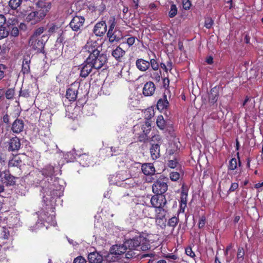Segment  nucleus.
I'll return each mask as SVG.
<instances>
[{
  "instance_id": "2",
  "label": "nucleus",
  "mask_w": 263,
  "mask_h": 263,
  "mask_svg": "<svg viewBox=\"0 0 263 263\" xmlns=\"http://www.w3.org/2000/svg\"><path fill=\"white\" fill-rule=\"evenodd\" d=\"M87 62L93 66L94 69H99L102 68L107 61L106 55L104 54L95 53L89 54Z\"/></svg>"
},
{
  "instance_id": "15",
  "label": "nucleus",
  "mask_w": 263,
  "mask_h": 263,
  "mask_svg": "<svg viewBox=\"0 0 263 263\" xmlns=\"http://www.w3.org/2000/svg\"><path fill=\"white\" fill-rule=\"evenodd\" d=\"M156 87L154 83L152 82H146L143 88V93L145 96H152L155 91Z\"/></svg>"
},
{
  "instance_id": "1",
  "label": "nucleus",
  "mask_w": 263,
  "mask_h": 263,
  "mask_svg": "<svg viewBox=\"0 0 263 263\" xmlns=\"http://www.w3.org/2000/svg\"><path fill=\"white\" fill-rule=\"evenodd\" d=\"M144 240H145V238L138 233H137L133 238L126 239L124 242L125 246L128 250L125 254L126 258L133 259L137 257L139 255L138 248Z\"/></svg>"
},
{
  "instance_id": "8",
  "label": "nucleus",
  "mask_w": 263,
  "mask_h": 263,
  "mask_svg": "<svg viewBox=\"0 0 263 263\" xmlns=\"http://www.w3.org/2000/svg\"><path fill=\"white\" fill-rule=\"evenodd\" d=\"M85 22V18L84 17L80 16H75L69 23V26L74 31L81 32L83 28L84 23Z\"/></svg>"
},
{
  "instance_id": "12",
  "label": "nucleus",
  "mask_w": 263,
  "mask_h": 263,
  "mask_svg": "<svg viewBox=\"0 0 263 263\" xmlns=\"http://www.w3.org/2000/svg\"><path fill=\"white\" fill-rule=\"evenodd\" d=\"M107 31V25L105 21H100L97 23L93 28V32L96 35L101 36Z\"/></svg>"
},
{
  "instance_id": "33",
  "label": "nucleus",
  "mask_w": 263,
  "mask_h": 263,
  "mask_svg": "<svg viewBox=\"0 0 263 263\" xmlns=\"http://www.w3.org/2000/svg\"><path fill=\"white\" fill-rule=\"evenodd\" d=\"M53 173L54 167L50 165L46 166L42 171V174L46 176H51Z\"/></svg>"
},
{
  "instance_id": "35",
  "label": "nucleus",
  "mask_w": 263,
  "mask_h": 263,
  "mask_svg": "<svg viewBox=\"0 0 263 263\" xmlns=\"http://www.w3.org/2000/svg\"><path fill=\"white\" fill-rule=\"evenodd\" d=\"M149 74L150 77L154 80L156 81H159L160 80L161 76V70L158 71H154V70H149Z\"/></svg>"
},
{
  "instance_id": "37",
  "label": "nucleus",
  "mask_w": 263,
  "mask_h": 263,
  "mask_svg": "<svg viewBox=\"0 0 263 263\" xmlns=\"http://www.w3.org/2000/svg\"><path fill=\"white\" fill-rule=\"evenodd\" d=\"M149 63V68L150 66L152 67V69L154 71H157L159 68V64L157 62L156 59L155 58H153L150 59Z\"/></svg>"
},
{
  "instance_id": "22",
  "label": "nucleus",
  "mask_w": 263,
  "mask_h": 263,
  "mask_svg": "<svg viewBox=\"0 0 263 263\" xmlns=\"http://www.w3.org/2000/svg\"><path fill=\"white\" fill-rule=\"evenodd\" d=\"M107 36L109 39V42L111 43H113L115 41H119L122 38L121 31L117 29L112 31L110 34L107 32Z\"/></svg>"
},
{
  "instance_id": "42",
  "label": "nucleus",
  "mask_w": 263,
  "mask_h": 263,
  "mask_svg": "<svg viewBox=\"0 0 263 263\" xmlns=\"http://www.w3.org/2000/svg\"><path fill=\"white\" fill-rule=\"evenodd\" d=\"M177 13V8L175 4H172L171 6V9L168 12V16L171 18L174 17Z\"/></svg>"
},
{
  "instance_id": "34",
  "label": "nucleus",
  "mask_w": 263,
  "mask_h": 263,
  "mask_svg": "<svg viewBox=\"0 0 263 263\" xmlns=\"http://www.w3.org/2000/svg\"><path fill=\"white\" fill-rule=\"evenodd\" d=\"M22 3V0H9L8 5L12 10H16Z\"/></svg>"
},
{
  "instance_id": "16",
  "label": "nucleus",
  "mask_w": 263,
  "mask_h": 263,
  "mask_svg": "<svg viewBox=\"0 0 263 263\" xmlns=\"http://www.w3.org/2000/svg\"><path fill=\"white\" fill-rule=\"evenodd\" d=\"M8 145V150L13 152L18 151L20 148L21 144L20 139L17 137H15L10 139Z\"/></svg>"
},
{
  "instance_id": "60",
  "label": "nucleus",
  "mask_w": 263,
  "mask_h": 263,
  "mask_svg": "<svg viewBox=\"0 0 263 263\" xmlns=\"http://www.w3.org/2000/svg\"><path fill=\"white\" fill-rule=\"evenodd\" d=\"M81 155L80 153H76L74 149H73L72 151L69 152L68 153V155H72L73 156V159H77V157L79 158V155Z\"/></svg>"
},
{
  "instance_id": "13",
  "label": "nucleus",
  "mask_w": 263,
  "mask_h": 263,
  "mask_svg": "<svg viewBox=\"0 0 263 263\" xmlns=\"http://www.w3.org/2000/svg\"><path fill=\"white\" fill-rule=\"evenodd\" d=\"M94 69L92 64L87 62V59L85 60L84 63L82 64V67L81 69L80 76L83 78L87 77L89 74Z\"/></svg>"
},
{
  "instance_id": "56",
  "label": "nucleus",
  "mask_w": 263,
  "mask_h": 263,
  "mask_svg": "<svg viewBox=\"0 0 263 263\" xmlns=\"http://www.w3.org/2000/svg\"><path fill=\"white\" fill-rule=\"evenodd\" d=\"M18 34L19 31L18 28L16 27H13L10 33V35L16 37L18 35Z\"/></svg>"
},
{
  "instance_id": "61",
  "label": "nucleus",
  "mask_w": 263,
  "mask_h": 263,
  "mask_svg": "<svg viewBox=\"0 0 263 263\" xmlns=\"http://www.w3.org/2000/svg\"><path fill=\"white\" fill-rule=\"evenodd\" d=\"M166 258H168L169 259H172V260H176L178 258V257L177 255L174 254H168L165 256Z\"/></svg>"
},
{
  "instance_id": "57",
  "label": "nucleus",
  "mask_w": 263,
  "mask_h": 263,
  "mask_svg": "<svg viewBox=\"0 0 263 263\" xmlns=\"http://www.w3.org/2000/svg\"><path fill=\"white\" fill-rule=\"evenodd\" d=\"M7 15V14H6V16L0 14V27H2L6 23Z\"/></svg>"
},
{
  "instance_id": "43",
  "label": "nucleus",
  "mask_w": 263,
  "mask_h": 263,
  "mask_svg": "<svg viewBox=\"0 0 263 263\" xmlns=\"http://www.w3.org/2000/svg\"><path fill=\"white\" fill-rule=\"evenodd\" d=\"M9 35V31L4 27H0V39L6 37Z\"/></svg>"
},
{
  "instance_id": "24",
  "label": "nucleus",
  "mask_w": 263,
  "mask_h": 263,
  "mask_svg": "<svg viewBox=\"0 0 263 263\" xmlns=\"http://www.w3.org/2000/svg\"><path fill=\"white\" fill-rule=\"evenodd\" d=\"M31 60L29 55L25 57L22 63V71L24 74H28L30 72V64Z\"/></svg>"
},
{
  "instance_id": "29",
  "label": "nucleus",
  "mask_w": 263,
  "mask_h": 263,
  "mask_svg": "<svg viewBox=\"0 0 263 263\" xmlns=\"http://www.w3.org/2000/svg\"><path fill=\"white\" fill-rule=\"evenodd\" d=\"M187 196V194L186 193L181 192L180 201V211L182 210V212H184V210L186 206Z\"/></svg>"
},
{
  "instance_id": "63",
  "label": "nucleus",
  "mask_w": 263,
  "mask_h": 263,
  "mask_svg": "<svg viewBox=\"0 0 263 263\" xmlns=\"http://www.w3.org/2000/svg\"><path fill=\"white\" fill-rule=\"evenodd\" d=\"M111 151L112 153H116L115 155H116V154H120V150L118 148V147H111Z\"/></svg>"
},
{
  "instance_id": "52",
  "label": "nucleus",
  "mask_w": 263,
  "mask_h": 263,
  "mask_svg": "<svg viewBox=\"0 0 263 263\" xmlns=\"http://www.w3.org/2000/svg\"><path fill=\"white\" fill-rule=\"evenodd\" d=\"M238 183L236 182L232 183L231 185V186L229 190L228 191V193H230L231 192H234L236 190H237L238 187Z\"/></svg>"
},
{
  "instance_id": "39",
  "label": "nucleus",
  "mask_w": 263,
  "mask_h": 263,
  "mask_svg": "<svg viewBox=\"0 0 263 263\" xmlns=\"http://www.w3.org/2000/svg\"><path fill=\"white\" fill-rule=\"evenodd\" d=\"M109 24V29L107 32H109L110 34L112 31H115L116 29H115L116 22L115 21V18L114 17H111L108 22Z\"/></svg>"
},
{
  "instance_id": "54",
  "label": "nucleus",
  "mask_w": 263,
  "mask_h": 263,
  "mask_svg": "<svg viewBox=\"0 0 263 263\" xmlns=\"http://www.w3.org/2000/svg\"><path fill=\"white\" fill-rule=\"evenodd\" d=\"M185 253L187 255L191 257L192 258H194L195 257V253L192 251L191 248H187L185 249Z\"/></svg>"
},
{
  "instance_id": "62",
  "label": "nucleus",
  "mask_w": 263,
  "mask_h": 263,
  "mask_svg": "<svg viewBox=\"0 0 263 263\" xmlns=\"http://www.w3.org/2000/svg\"><path fill=\"white\" fill-rule=\"evenodd\" d=\"M17 22V20L15 17H13L11 19L8 20V24H15Z\"/></svg>"
},
{
  "instance_id": "55",
  "label": "nucleus",
  "mask_w": 263,
  "mask_h": 263,
  "mask_svg": "<svg viewBox=\"0 0 263 263\" xmlns=\"http://www.w3.org/2000/svg\"><path fill=\"white\" fill-rule=\"evenodd\" d=\"M86 260L82 256H78L74 259L73 263H86Z\"/></svg>"
},
{
  "instance_id": "58",
  "label": "nucleus",
  "mask_w": 263,
  "mask_h": 263,
  "mask_svg": "<svg viewBox=\"0 0 263 263\" xmlns=\"http://www.w3.org/2000/svg\"><path fill=\"white\" fill-rule=\"evenodd\" d=\"M146 240H144L142 243H141V245L140 246V249H141L143 251L147 250L149 248V245L148 244H145V241Z\"/></svg>"
},
{
  "instance_id": "30",
  "label": "nucleus",
  "mask_w": 263,
  "mask_h": 263,
  "mask_svg": "<svg viewBox=\"0 0 263 263\" xmlns=\"http://www.w3.org/2000/svg\"><path fill=\"white\" fill-rule=\"evenodd\" d=\"M22 160L17 156L14 157L9 162V167H20L22 164Z\"/></svg>"
},
{
  "instance_id": "45",
  "label": "nucleus",
  "mask_w": 263,
  "mask_h": 263,
  "mask_svg": "<svg viewBox=\"0 0 263 263\" xmlns=\"http://www.w3.org/2000/svg\"><path fill=\"white\" fill-rule=\"evenodd\" d=\"M14 90L13 89H8L5 92L6 97L7 99H12L13 98Z\"/></svg>"
},
{
  "instance_id": "48",
  "label": "nucleus",
  "mask_w": 263,
  "mask_h": 263,
  "mask_svg": "<svg viewBox=\"0 0 263 263\" xmlns=\"http://www.w3.org/2000/svg\"><path fill=\"white\" fill-rule=\"evenodd\" d=\"M245 255V251L242 248H239L238 249L237 252V259H241V260H242L243 259V256Z\"/></svg>"
},
{
  "instance_id": "50",
  "label": "nucleus",
  "mask_w": 263,
  "mask_h": 263,
  "mask_svg": "<svg viewBox=\"0 0 263 263\" xmlns=\"http://www.w3.org/2000/svg\"><path fill=\"white\" fill-rule=\"evenodd\" d=\"M44 31V27H40L35 30L34 31L33 35L32 36H34V37H36L37 36L41 35L42 33H43Z\"/></svg>"
},
{
  "instance_id": "4",
  "label": "nucleus",
  "mask_w": 263,
  "mask_h": 263,
  "mask_svg": "<svg viewBox=\"0 0 263 263\" xmlns=\"http://www.w3.org/2000/svg\"><path fill=\"white\" fill-rule=\"evenodd\" d=\"M167 211L166 206L155 209V219L156 223L162 228H164L166 226V216Z\"/></svg>"
},
{
  "instance_id": "40",
  "label": "nucleus",
  "mask_w": 263,
  "mask_h": 263,
  "mask_svg": "<svg viewBox=\"0 0 263 263\" xmlns=\"http://www.w3.org/2000/svg\"><path fill=\"white\" fill-rule=\"evenodd\" d=\"M178 221V218L176 216H174L168 219L167 226L174 228L177 224Z\"/></svg>"
},
{
  "instance_id": "6",
  "label": "nucleus",
  "mask_w": 263,
  "mask_h": 263,
  "mask_svg": "<svg viewBox=\"0 0 263 263\" xmlns=\"http://www.w3.org/2000/svg\"><path fill=\"white\" fill-rule=\"evenodd\" d=\"M79 86V82H74L71 84L67 89L66 93V98L69 101H74L76 100Z\"/></svg>"
},
{
  "instance_id": "26",
  "label": "nucleus",
  "mask_w": 263,
  "mask_h": 263,
  "mask_svg": "<svg viewBox=\"0 0 263 263\" xmlns=\"http://www.w3.org/2000/svg\"><path fill=\"white\" fill-rule=\"evenodd\" d=\"M218 92L217 89L216 87L212 88L210 90L209 97V103L211 104H214L218 100Z\"/></svg>"
},
{
  "instance_id": "59",
  "label": "nucleus",
  "mask_w": 263,
  "mask_h": 263,
  "mask_svg": "<svg viewBox=\"0 0 263 263\" xmlns=\"http://www.w3.org/2000/svg\"><path fill=\"white\" fill-rule=\"evenodd\" d=\"M136 37H130L127 39L126 43L129 46H132L135 42Z\"/></svg>"
},
{
  "instance_id": "23",
  "label": "nucleus",
  "mask_w": 263,
  "mask_h": 263,
  "mask_svg": "<svg viewBox=\"0 0 263 263\" xmlns=\"http://www.w3.org/2000/svg\"><path fill=\"white\" fill-rule=\"evenodd\" d=\"M26 20L27 22H31V23L32 24H35L42 20L36 11L29 13L26 16Z\"/></svg>"
},
{
  "instance_id": "38",
  "label": "nucleus",
  "mask_w": 263,
  "mask_h": 263,
  "mask_svg": "<svg viewBox=\"0 0 263 263\" xmlns=\"http://www.w3.org/2000/svg\"><path fill=\"white\" fill-rule=\"evenodd\" d=\"M149 63V68L150 66L152 67V69L154 71H157L159 68V64L157 62L156 59L155 58H153L150 59Z\"/></svg>"
},
{
  "instance_id": "49",
  "label": "nucleus",
  "mask_w": 263,
  "mask_h": 263,
  "mask_svg": "<svg viewBox=\"0 0 263 263\" xmlns=\"http://www.w3.org/2000/svg\"><path fill=\"white\" fill-rule=\"evenodd\" d=\"M182 6L184 9L189 10L191 6V3L190 0H182Z\"/></svg>"
},
{
  "instance_id": "64",
  "label": "nucleus",
  "mask_w": 263,
  "mask_h": 263,
  "mask_svg": "<svg viewBox=\"0 0 263 263\" xmlns=\"http://www.w3.org/2000/svg\"><path fill=\"white\" fill-rule=\"evenodd\" d=\"M160 67L164 70V71L166 72H167L169 70H168V68H167L166 65H165L164 63H161L160 64Z\"/></svg>"
},
{
  "instance_id": "53",
  "label": "nucleus",
  "mask_w": 263,
  "mask_h": 263,
  "mask_svg": "<svg viewBox=\"0 0 263 263\" xmlns=\"http://www.w3.org/2000/svg\"><path fill=\"white\" fill-rule=\"evenodd\" d=\"M206 222V219L204 216H202L199 219V221L198 223V227L200 229H201L204 227Z\"/></svg>"
},
{
  "instance_id": "21",
  "label": "nucleus",
  "mask_w": 263,
  "mask_h": 263,
  "mask_svg": "<svg viewBox=\"0 0 263 263\" xmlns=\"http://www.w3.org/2000/svg\"><path fill=\"white\" fill-rule=\"evenodd\" d=\"M125 54V51L120 47H116L111 52L112 56L118 62H122Z\"/></svg>"
},
{
  "instance_id": "10",
  "label": "nucleus",
  "mask_w": 263,
  "mask_h": 263,
  "mask_svg": "<svg viewBox=\"0 0 263 263\" xmlns=\"http://www.w3.org/2000/svg\"><path fill=\"white\" fill-rule=\"evenodd\" d=\"M1 181L7 186H12L15 184L16 178L11 175L8 171H3L0 175Z\"/></svg>"
},
{
  "instance_id": "9",
  "label": "nucleus",
  "mask_w": 263,
  "mask_h": 263,
  "mask_svg": "<svg viewBox=\"0 0 263 263\" xmlns=\"http://www.w3.org/2000/svg\"><path fill=\"white\" fill-rule=\"evenodd\" d=\"M37 9L36 12L39 14L40 18L43 20L46 15L47 13L51 8V4L50 3L45 2H39L36 3Z\"/></svg>"
},
{
  "instance_id": "32",
  "label": "nucleus",
  "mask_w": 263,
  "mask_h": 263,
  "mask_svg": "<svg viewBox=\"0 0 263 263\" xmlns=\"http://www.w3.org/2000/svg\"><path fill=\"white\" fill-rule=\"evenodd\" d=\"M80 163L83 166H87L89 164V159L88 156L86 154H82L79 155Z\"/></svg>"
},
{
  "instance_id": "25",
  "label": "nucleus",
  "mask_w": 263,
  "mask_h": 263,
  "mask_svg": "<svg viewBox=\"0 0 263 263\" xmlns=\"http://www.w3.org/2000/svg\"><path fill=\"white\" fill-rule=\"evenodd\" d=\"M141 129L143 131L144 135L139 137V141H144L146 139L147 135L151 130V123L148 121L145 122V123L142 125Z\"/></svg>"
},
{
  "instance_id": "17",
  "label": "nucleus",
  "mask_w": 263,
  "mask_h": 263,
  "mask_svg": "<svg viewBox=\"0 0 263 263\" xmlns=\"http://www.w3.org/2000/svg\"><path fill=\"white\" fill-rule=\"evenodd\" d=\"M135 64L137 68L142 72H145L149 69V63L148 61L143 59H138Z\"/></svg>"
},
{
  "instance_id": "7",
  "label": "nucleus",
  "mask_w": 263,
  "mask_h": 263,
  "mask_svg": "<svg viewBox=\"0 0 263 263\" xmlns=\"http://www.w3.org/2000/svg\"><path fill=\"white\" fill-rule=\"evenodd\" d=\"M167 203L166 199L164 195H155L152 197L151 199V203L152 206L155 209L160 207H166Z\"/></svg>"
},
{
  "instance_id": "14",
  "label": "nucleus",
  "mask_w": 263,
  "mask_h": 263,
  "mask_svg": "<svg viewBox=\"0 0 263 263\" xmlns=\"http://www.w3.org/2000/svg\"><path fill=\"white\" fill-rule=\"evenodd\" d=\"M128 251L125 244L123 243L122 245H116L111 247L110 250V252L111 254L114 255H121L125 253H126Z\"/></svg>"
},
{
  "instance_id": "18",
  "label": "nucleus",
  "mask_w": 263,
  "mask_h": 263,
  "mask_svg": "<svg viewBox=\"0 0 263 263\" xmlns=\"http://www.w3.org/2000/svg\"><path fill=\"white\" fill-rule=\"evenodd\" d=\"M24 127V124L23 121L17 119L13 123L11 129L13 133L18 134L23 131Z\"/></svg>"
},
{
  "instance_id": "28",
  "label": "nucleus",
  "mask_w": 263,
  "mask_h": 263,
  "mask_svg": "<svg viewBox=\"0 0 263 263\" xmlns=\"http://www.w3.org/2000/svg\"><path fill=\"white\" fill-rule=\"evenodd\" d=\"M168 104V102L166 99V96H164V98L163 99H160L158 100L157 106L159 110H162L167 107Z\"/></svg>"
},
{
  "instance_id": "3",
  "label": "nucleus",
  "mask_w": 263,
  "mask_h": 263,
  "mask_svg": "<svg viewBox=\"0 0 263 263\" xmlns=\"http://www.w3.org/2000/svg\"><path fill=\"white\" fill-rule=\"evenodd\" d=\"M167 180L168 178L165 177H160L153 184V192L156 195H163L167 190Z\"/></svg>"
},
{
  "instance_id": "20",
  "label": "nucleus",
  "mask_w": 263,
  "mask_h": 263,
  "mask_svg": "<svg viewBox=\"0 0 263 263\" xmlns=\"http://www.w3.org/2000/svg\"><path fill=\"white\" fill-rule=\"evenodd\" d=\"M56 183H54V184L51 185L50 187L48 188H45V192L48 194L49 192L50 195L53 197L54 196H60L61 194V186L55 187Z\"/></svg>"
},
{
  "instance_id": "5",
  "label": "nucleus",
  "mask_w": 263,
  "mask_h": 263,
  "mask_svg": "<svg viewBox=\"0 0 263 263\" xmlns=\"http://www.w3.org/2000/svg\"><path fill=\"white\" fill-rule=\"evenodd\" d=\"M99 48H100L97 41L89 39L82 49V51L83 52H87L89 54H93V53H100V49Z\"/></svg>"
},
{
  "instance_id": "19",
  "label": "nucleus",
  "mask_w": 263,
  "mask_h": 263,
  "mask_svg": "<svg viewBox=\"0 0 263 263\" xmlns=\"http://www.w3.org/2000/svg\"><path fill=\"white\" fill-rule=\"evenodd\" d=\"M141 170L143 173L147 176H151L155 174L156 170L152 163H145L142 164Z\"/></svg>"
},
{
  "instance_id": "47",
  "label": "nucleus",
  "mask_w": 263,
  "mask_h": 263,
  "mask_svg": "<svg viewBox=\"0 0 263 263\" xmlns=\"http://www.w3.org/2000/svg\"><path fill=\"white\" fill-rule=\"evenodd\" d=\"M178 165V162L176 159L170 160L168 161V166L172 168H175L177 167Z\"/></svg>"
},
{
  "instance_id": "27",
  "label": "nucleus",
  "mask_w": 263,
  "mask_h": 263,
  "mask_svg": "<svg viewBox=\"0 0 263 263\" xmlns=\"http://www.w3.org/2000/svg\"><path fill=\"white\" fill-rule=\"evenodd\" d=\"M150 153L153 159L155 160L160 156V146L158 144H153L150 148Z\"/></svg>"
},
{
  "instance_id": "46",
  "label": "nucleus",
  "mask_w": 263,
  "mask_h": 263,
  "mask_svg": "<svg viewBox=\"0 0 263 263\" xmlns=\"http://www.w3.org/2000/svg\"><path fill=\"white\" fill-rule=\"evenodd\" d=\"M237 167V160L235 158H232L229 163V168L230 170H234Z\"/></svg>"
},
{
  "instance_id": "44",
  "label": "nucleus",
  "mask_w": 263,
  "mask_h": 263,
  "mask_svg": "<svg viewBox=\"0 0 263 263\" xmlns=\"http://www.w3.org/2000/svg\"><path fill=\"white\" fill-rule=\"evenodd\" d=\"M214 21L212 19L211 17H207L205 18L204 22V26L210 29L213 25Z\"/></svg>"
},
{
  "instance_id": "41",
  "label": "nucleus",
  "mask_w": 263,
  "mask_h": 263,
  "mask_svg": "<svg viewBox=\"0 0 263 263\" xmlns=\"http://www.w3.org/2000/svg\"><path fill=\"white\" fill-rule=\"evenodd\" d=\"M144 117L147 119H150L155 115L154 110L152 108H148L146 109L144 112Z\"/></svg>"
},
{
  "instance_id": "31",
  "label": "nucleus",
  "mask_w": 263,
  "mask_h": 263,
  "mask_svg": "<svg viewBox=\"0 0 263 263\" xmlns=\"http://www.w3.org/2000/svg\"><path fill=\"white\" fill-rule=\"evenodd\" d=\"M157 125L161 130L164 129L166 127V122L163 116L160 115L157 117L156 120Z\"/></svg>"
},
{
  "instance_id": "36",
  "label": "nucleus",
  "mask_w": 263,
  "mask_h": 263,
  "mask_svg": "<svg viewBox=\"0 0 263 263\" xmlns=\"http://www.w3.org/2000/svg\"><path fill=\"white\" fill-rule=\"evenodd\" d=\"M181 170H180L179 172H172L170 173V179L173 181H177L180 178L181 174H182Z\"/></svg>"
},
{
  "instance_id": "51",
  "label": "nucleus",
  "mask_w": 263,
  "mask_h": 263,
  "mask_svg": "<svg viewBox=\"0 0 263 263\" xmlns=\"http://www.w3.org/2000/svg\"><path fill=\"white\" fill-rule=\"evenodd\" d=\"M30 96V91L28 89H21L20 92V96L28 98Z\"/></svg>"
},
{
  "instance_id": "11",
  "label": "nucleus",
  "mask_w": 263,
  "mask_h": 263,
  "mask_svg": "<svg viewBox=\"0 0 263 263\" xmlns=\"http://www.w3.org/2000/svg\"><path fill=\"white\" fill-rule=\"evenodd\" d=\"M29 45L37 52H42L44 48L43 42L34 36H31L29 41Z\"/></svg>"
}]
</instances>
